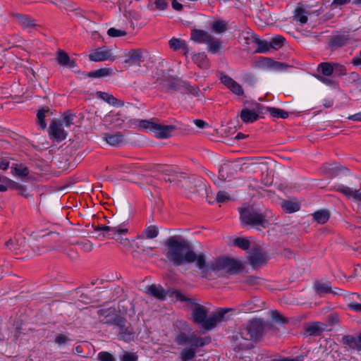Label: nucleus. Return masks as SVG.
<instances>
[{"label":"nucleus","mask_w":361,"mask_h":361,"mask_svg":"<svg viewBox=\"0 0 361 361\" xmlns=\"http://www.w3.org/2000/svg\"><path fill=\"white\" fill-rule=\"evenodd\" d=\"M228 312V309H221L213 312L208 318H206L202 327L207 331L214 329L217 324L224 320V316Z\"/></svg>","instance_id":"11"},{"label":"nucleus","mask_w":361,"mask_h":361,"mask_svg":"<svg viewBox=\"0 0 361 361\" xmlns=\"http://www.w3.org/2000/svg\"><path fill=\"white\" fill-rule=\"evenodd\" d=\"M314 288L318 294L322 295L331 291V285L330 282L317 281L314 283Z\"/></svg>","instance_id":"34"},{"label":"nucleus","mask_w":361,"mask_h":361,"mask_svg":"<svg viewBox=\"0 0 361 361\" xmlns=\"http://www.w3.org/2000/svg\"><path fill=\"white\" fill-rule=\"evenodd\" d=\"M185 85H184L183 90H185L188 93L191 94L195 97L200 96V90L198 87H192L187 81L185 82Z\"/></svg>","instance_id":"50"},{"label":"nucleus","mask_w":361,"mask_h":361,"mask_svg":"<svg viewBox=\"0 0 361 361\" xmlns=\"http://www.w3.org/2000/svg\"><path fill=\"white\" fill-rule=\"evenodd\" d=\"M107 34L111 37H123L127 35L126 32L123 30L111 27L108 30Z\"/></svg>","instance_id":"48"},{"label":"nucleus","mask_w":361,"mask_h":361,"mask_svg":"<svg viewBox=\"0 0 361 361\" xmlns=\"http://www.w3.org/2000/svg\"><path fill=\"white\" fill-rule=\"evenodd\" d=\"M175 129L176 127L174 126H164L156 123L152 133H153L154 136L157 138L166 139L171 137V133Z\"/></svg>","instance_id":"14"},{"label":"nucleus","mask_w":361,"mask_h":361,"mask_svg":"<svg viewBox=\"0 0 361 361\" xmlns=\"http://www.w3.org/2000/svg\"><path fill=\"white\" fill-rule=\"evenodd\" d=\"M211 35L202 30L193 29L191 31L190 39L197 43H207Z\"/></svg>","instance_id":"21"},{"label":"nucleus","mask_w":361,"mask_h":361,"mask_svg":"<svg viewBox=\"0 0 361 361\" xmlns=\"http://www.w3.org/2000/svg\"><path fill=\"white\" fill-rule=\"evenodd\" d=\"M96 95L98 98L114 106H123L124 105V102L123 101L116 99L114 95L109 93L98 91L97 92Z\"/></svg>","instance_id":"22"},{"label":"nucleus","mask_w":361,"mask_h":361,"mask_svg":"<svg viewBox=\"0 0 361 361\" xmlns=\"http://www.w3.org/2000/svg\"><path fill=\"white\" fill-rule=\"evenodd\" d=\"M11 173L19 177H26L29 175V169L23 164H12Z\"/></svg>","instance_id":"31"},{"label":"nucleus","mask_w":361,"mask_h":361,"mask_svg":"<svg viewBox=\"0 0 361 361\" xmlns=\"http://www.w3.org/2000/svg\"><path fill=\"white\" fill-rule=\"evenodd\" d=\"M103 137L111 146H117L122 143L124 140L123 135L121 133H116L115 134L104 133Z\"/></svg>","instance_id":"27"},{"label":"nucleus","mask_w":361,"mask_h":361,"mask_svg":"<svg viewBox=\"0 0 361 361\" xmlns=\"http://www.w3.org/2000/svg\"><path fill=\"white\" fill-rule=\"evenodd\" d=\"M46 113H47V111L40 110L38 111V113L37 114V123L42 128V129H44L47 126V123L44 121Z\"/></svg>","instance_id":"52"},{"label":"nucleus","mask_w":361,"mask_h":361,"mask_svg":"<svg viewBox=\"0 0 361 361\" xmlns=\"http://www.w3.org/2000/svg\"><path fill=\"white\" fill-rule=\"evenodd\" d=\"M324 171L329 173L331 176H336L341 170L340 166L337 164H326L324 166Z\"/></svg>","instance_id":"41"},{"label":"nucleus","mask_w":361,"mask_h":361,"mask_svg":"<svg viewBox=\"0 0 361 361\" xmlns=\"http://www.w3.org/2000/svg\"><path fill=\"white\" fill-rule=\"evenodd\" d=\"M154 5L156 9L159 11H164L168 7V2L166 0H155Z\"/></svg>","instance_id":"56"},{"label":"nucleus","mask_w":361,"mask_h":361,"mask_svg":"<svg viewBox=\"0 0 361 361\" xmlns=\"http://www.w3.org/2000/svg\"><path fill=\"white\" fill-rule=\"evenodd\" d=\"M98 360L99 361H115L113 355L108 352H100L98 354Z\"/></svg>","instance_id":"54"},{"label":"nucleus","mask_w":361,"mask_h":361,"mask_svg":"<svg viewBox=\"0 0 361 361\" xmlns=\"http://www.w3.org/2000/svg\"><path fill=\"white\" fill-rule=\"evenodd\" d=\"M342 340L343 344L347 345L349 348L352 349H356L358 350L359 341H357V338H356L353 336H344Z\"/></svg>","instance_id":"37"},{"label":"nucleus","mask_w":361,"mask_h":361,"mask_svg":"<svg viewBox=\"0 0 361 361\" xmlns=\"http://www.w3.org/2000/svg\"><path fill=\"white\" fill-rule=\"evenodd\" d=\"M175 341L179 345H186L180 352V358L182 361H188L195 357L199 348H202L211 343V337H202L195 333L187 334L180 331L176 336Z\"/></svg>","instance_id":"2"},{"label":"nucleus","mask_w":361,"mask_h":361,"mask_svg":"<svg viewBox=\"0 0 361 361\" xmlns=\"http://www.w3.org/2000/svg\"><path fill=\"white\" fill-rule=\"evenodd\" d=\"M220 80L221 82L228 88L233 93L242 96L244 94L240 85L235 82L233 78L226 74H221Z\"/></svg>","instance_id":"13"},{"label":"nucleus","mask_w":361,"mask_h":361,"mask_svg":"<svg viewBox=\"0 0 361 361\" xmlns=\"http://www.w3.org/2000/svg\"><path fill=\"white\" fill-rule=\"evenodd\" d=\"M147 51L142 49H133L128 51L125 54L124 63L128 66H140L141 63L145 59V55Z\"/></svg>","instance_id":"9"},{"label":"nucleus","mask_w":361,"mask_h":361,"mask_svg":"<svg viewBox=\"0 0 361 361\" xmlns=\"http://www.w3.org/2000/svg\"><path fill=\"white\" fill-rule=\"evenodd\" d=\"M285 38L281 35L273 37L269 42L270 47L277 49L283 45Z\"/></svg>","instance_id":"43"},{"label":"nucleus","mask_w":361,"mask_h":361,"mask_svg":"<svg viewBox=\"0 0 361 361\" xmlns=\"http://www.w3.org/2000/svg\"><path fill=\"white\" fill-rule=\"evenodd\" d=\"M206 44H207V51L214 54H219L222 48L221 42L212 35Z\"/></svg>","instance_id":"26"},{"label":"nucleus","mask_w":361,"mask_h":361,"mask_svg":"<svg viewBox=\"0 0 361 361\" xmlns=\"http://www.w3.org/2000/svg\"><path fill=\"white\" fill-rule=\"evenodd\" d=\"M268 111L274 118H286L288 116V113L281 109L269 107L268 108Z\"/></svg>","instance_id":"40"},{"label":"nucleus","mask_w":361,"mask_h":361,"mask_svg":"<svg viewBox=\"0 0 361 361\" xmlns=\"http://www.w3.org/2000/svg\"><path fill=\"white\" fill-rule=\"evenodd\" d=\"M76 244L81 245L82 248L86 252H90L93 249V244L89 240L77 242Z\"/></svg>","instance_id":"60"},{"label":"nucleus","mask_w":361,"mask_h":361,"mask_svg":"<svg viewBox=\"0 0 361 361\" xmlns=\"http://www.w3.org/2000/svg\"><path fill=\"white\" fill-rule=\"evenodd\" d=\"M350 39L348 35H339L331 38L329 45L332 48H339L348 44Z\"/></svg>","instance_id":"24"},{"label":"nucleus","mask_w":361,"mask_h":361,"mask_svg":"<svg viewBox=\"0 0 361 361\" xmlns=\"http://www.w3.org/2000/svg\"><path fill=\"white\" fill-rule=\"evenodd\" d=\"M301 4L295 8L293 15V19L300 22V24H305L307 22V15H310L305 8L300 6Z\"/></svg>","instance_id":"28"},{"label":"nucleus","mask_w":361,"mask_h":361,"mask_svg":"<svg viewBox=\"0 0 361 361\" xmlns=\"http://www.w3.org/2000/svg\"><path fill=\"white\" fill-rule=\"evenodd\" d=\"M212 28L217 33L224 32L227 30V23L225 21H214L212 24Z\"/></svg>","instance_id":"42"},{"label":"nucleus","mask_w":361,"mask_h":361,"mask_svg":"<svg viewBox=\"0 0 361 361\" xmlns=\"http://www.w3.org/2000/svg\"><path fill=\"white\" fill-rule=\"evenodd\" d=\"M334 73L338 76L344 75L346 74V68L342 64L334 63Z\"/></svg>","instance_id":"53"},{"label":"nucleus","mask_w":361,"mask_h":361,"mask_svg":"<svg viewBox=\"0 0 361 361\" xmlns=\"http://www.w3.org/2000/svg\"><path fill=\"white\" fill-rule=\"evenodd\" d=\"M94 230L95 231H104L105 233H103V237H108V233H110L111 231H118L120 233L126 232V230H116L114 226L109 225H98L97 226H94Z\"/></svg>","instance_id":"38"},{"label":"nucleus","mask_w":361,"mask_h":361,"mask_svg":"<svg viewBox=\"0 0 361 361\" xmlns=\"http://www.w3.org/2000/svg\"><path fill=\"white\" fill-rule=\"evenodd\" d=\"M116 58L112 50L106 47H99L92 50L89 54L90 60L94 62L104 61H114L116 60Z\"/></svg>","instance_id":"10"},{"label":"nucleus","mask_w":361,"mask_h":361,"mask_svg":"<svg viewBox=\"0 0 361 361\" xmlns=\"http://www.w3.org/2000/svg\"><path fill=\"white\" fill-rule=\"evenodd\" d=\"M49 135L57 141H62L66 137V133L60 122L56 121H52L49 126Z\"/></svg>","instance_id":"16"},{"label":"nucleus","mask_w":361,"mask_h":361,"mask_svg":"<svg viewBox=\"0 0 361 361\" xmlns=\"http://www.w3.org/2000/svg\"><path fill=\"white\" fill-rule=\"evenodd\" d=\"M318 70L326 76H330L334 73V63L324 62L319 65Z\"/></svg>","instance_id":"39"},{"label":"nucleus","mask_w":361,"mask_h":361,"mask_svg":"<svg viewBox=\"0 0 361 361\" xmlns=\"http://www.w3.org/2000/svg\"><path fill=\"white\" fill-rule=\"evenodd\" d=\"M313 216L314 220L321 224H325L329 219V213L326 210L317 211Z\"/></svg>","instance_id":"36"},{"label":"nucleus","mask_w":361,"mask_h":361,"mask_svg":"<svg viewBox=\"0 0 361 361\" xmlns=\"http://www.w3.org/2000/svg\"><path fill=\"white\" fill-rule=\"evenodd\" d=\"M8 182H6L7 189L8 188L18 190L22 195H23V192L25 191V188L24 185L16 183L10 178H8Z\"/></svg>","instance_id":"46"},{"label":"nucleus","mask_w":361,"mask_h":361,"mask_svg":"<svg viewBox=\"0 0 361 361\" xmlns=\"http://www.w3.org/2000/svg\"><path fill=\"white\" fill-rule=\"evenodd\" d=\"M274 361H303V357L302 356H297L294 358L291 357H284L279 360H275Z\"/></svg>","instance_id":"64"},{"label":"nucleus","mask_w":361,"mask_h":361,"mask_svg":"<svg viewBox=\"0 0 361 361\" xmlns=\"http://www.w3.org/2000/svg\"><path fill=\"white\" fill-rule=\"evenodd\" d=\"M139 242L137 244V247L141 250L143 252H148L149 250H152L154 247L148 246L147 243V240L142 236L137 237Z\"/></svg>","instance_id":"45"},{"label":"nucleus","mask_w":361,"mask_h":361,"mask_svg":"<svg viewBox=\"0 0 361 361\" xmlns=\"http://www.w3.org/2000/svg\"><path fill=\"white\" fill-rule=\"evenodd\" d=\"M264 303L257 297H252L242 303V310L245 312H257L264 308Z\"/></svg>","instance_id":"15"},{"label":"nucleus","mask_w":361,"mask_h":361,"mask_svg":"<svg viewBox=\"0 0 361 361\" xmlns=\"http://www.w3.org/2000/svg\"><path fill=\"white\" fill-rule=\"evenodd\" d=\"M106 123L119 128H128L130 126V120L123 113L118 111H110L104 118Z\"/></svg>","instance_id":"8"},{"label":"nucleus","mask_w":361,"mask_h":361,"mask_svg":"<svg viewBox=\"0 0 361 361\" xmlns=\"http://www.w3.org/2000/svg\"><path fill=\"white\" fill-rule=\"evenodd\" d=\"M70 339L65 334H59L58 336H56L54 341L58 345H61L65 344Z\"/></svg>","instance_id":"58"},{"label":"nucleus","mask_w":361,"mask_h":361,"mask_svg":"<svg viewBox=\"0 0 361 361\" xmlns=\"http://www.w3.org/2000/svg\"><path fill=\"white\" fill-rule=\"evenodd\" d=\"M200 269L203 277L210 278L212 271L235 274L242 269V265L239 262L228 257L219 258L207 264L204 256V267Z\"/></svg>","instance_id":"3"},{"label":"nucleus","mask_w":361,"mask_h":361,"mask_svg":"<svg viewBox=\"0 0 361 361\" xmlns=\"http://www.w3.org/2000/svg\"><path fill=\"white\" fill-rule=\"evenodd\" d=\"M185 82L186 81L178 78L170 77L164 80V85L168 89L178 91L183 90Z\"/></svg>","instance_id":"19"},{"label":"nucleus","mask_w":361,"mask_h":361,"mask_svg":"<svg viewBox=\"0 0 361 361\" xmlns=\"http://www.w3.org/2000/svg\"><path fill=\"white\" fill-rule=\"evenodd\" d=\"M233 245L244 250H248L250 247V241L246 238H237L233 240Z\"/></svg>","instance_id":"44"},{"label":"nucleus","mask_w":361,"mask_h":361,"mask_svg":"<svg viewBox=\"0 0 361 361\" xmlns=\"http://www.w3.org/2000/svg\"><path fill=\"white\" fill-rule=\"evenodd\" d=\"M113 70L109 68H102L94 71L89 72L87 75L90 78H102L110 75L113 73Z\"/></svg>","instance_id":"35"},{"label":"nucleus","mask_w":361,"mask_h":361,"mask_svg":"<svg viewBox=\"0 0 361 361\" xmlns=\"http://www.w3.org/2000/svg\"><path fill=\"white\" fill-rule=\"evenodd\" d=\"M146 293L155 298L164 300L166 298V293L164 289L160 285L152 284L146 288Z\"/></svg>","instance_id":"20"},{"label":"nucleus","mask_w":361,"mask_h":361,"mask_svg":"<svg viewBox=\"0 0 361 361\" xmlns=\"http://www.w3.org/2000/svg\"><path fill=\"white\" fill-rule=\"evenodd\" d=\"M8 181L7 177L0 176V192H6L7 190L6 182Z\"/></svg>","instance_id":"63"},{"label":"nucleus","mask_w":361,"mask_h":361,"mask_svg":"<svg viewBox=\"0 0 361 361\" xmlns=\"http://www.w3.org/2000/svg\"><path fill=\"white\" fill-rule=\"evenodd\" d=\"M120 336L125 341H130L132 338V331L126 329V331H120Z\"/></svg>","instance_id":"62"},{"label":"nucleus","mask_w":361,"mask_h":361,"mask_svg":"<svg viewBox=\"0 0 361 361\" xmlns=\"http://www.w3.org/2000/svg\"><path fill=\"white\" fill-rule=\"evenodd\" d=\"M270 315L271 319L276 322L286 323L288 322V319L276 310L271 311Z\"/></svg>","instance_id":"47"},{"label":"nucleus","mask_w":361,"mask_h":361,"mask_svg":"<svg viewBox=\"0 0 361 361\" xmlns=\"http://www.w3.org/2000/svg\"><path fill=\"white\" fill-rule=\"evenodd\" d=\"M176 296L180 301L188 302L193 305L191 314L192 320L194 323L202 326L209 313L208 308L195 302L193 299L188 298L179 292L176 293Z\"/></svg>","instance_id":"5"},{"label":"nucleus","mask_w":361,"mask_h":361,"mask_svg":"<svg viewBox=\"0 0 361 361\" xmlns=\"http://www.w3.org/2000/svg\"><path fill=\"white\" fill-rule=\"evenodd\" d=\"M240 219L243 224L252 226H261L265 228L268 224L266 216L251 206L245 205L238 209Z\"/></svg>","instance_id":"4"},{"label":"nucleus","mask_w":361,"mask_h":361,"mask_svg":"<svg viewBox=\"0 0 361 361\" xmlns=\"http://www.w3.org/2000/svg\"><path fill=\"white\" fill-rule=\"evenodd\" d=\"M116 230H126L124 233H120L118 231H111L110 233H108V238L111 239H114L118 241L119 243L123 245L124 247H130V241L128 238H124L123 235L126 234L128 232V229L127 228H121L119 226H114Z\"/></svg>","instance_id":"17"},{"label":"nucleus","mask_w":361,"mask_h":361,"mask_svg":"<svg viewBox=\"0 0 361 361\" xmlns=\"http://www.w3.org/2000/svg\"><path fill=\"white\" fill-rule=\"evenodd\" d=\"M326 324L322 322H315L305 325V330L309 336H319L326 329Z\"/></svg>","instance_id":"18"},{"label":"nucleus","mask_w":361,"mask_h":361,"mask_svg":"<svg viewBox=\"0 0 361 361\" xmlns=\"http://www.w3.org/2000/svg\"><path fill=\"white\" fill-rule=\"evenodd\" d=\"M247 35H250L252 42L257 44V48L256 49V52L257 53H266L268 51L271 47L270 44L266 40L259 39L257 35L253 33L247 32Z\"/></svg>","instance_id":"25"},{"label":"nucleus","mask_w":361,"mask_h":361,"mask_svg":"<svg viewBox=\"0 0 361 361\" xmlns=\"http://www.w3.org/2000/svg\"><path fill=\"white\" fill-rule=\"evenodd\" d=\"M155 124H156V123L152 121L144 120L140 122L141 127H142L145 129H148L151 132L152 131V130L154 128V126Z\"/></svg>","instance_id":"61"},{"label":"nucleus","mask_w":361,"mask_h":361,"mask_svg":"<svg viewBox=\"0 0 361 361\" xmlns=\"http://www.w3.org/2000/svg\"><path fill=\"white\" fill-rule=\"evenodd\" d=\"M250 264L253 268H258L267 264L269 259V254L260 247L252 248L247 257Z\"/></svg>","instance_id":"6"},{"label":"nucleus","mask_w":361,"mask_h":361,"mask_svg":"<svg viewBox=\"0 0 361 361\" xmlns=\"http://www.w3.org/2000/svg\"><path fill=\"white\" fill-rule=\"evenodd\" d=\"M230 200V197L225 191H219L216 197L217 202L222 203Z\"/></svg>","instance_id":"55"},{"label":"nucleus","mask_w":361,"mask_h":361,"mask_svg":"<svg viewBox=\"0 0 361 361\" xmlns=\"http://www.w3.org/2000/svg\"><path fill=\"white\" fill-rule=\"evenodd\" d=\"M13 17L16 20V23L24 30L31 31L39 26L37 24V20L28 15L14 13L13 14Z\"/></svg>","instance_id":"12"},{"label":"nucleus","mask_w":361,"mask_h":361,"mask_svg":"<svg viewBox=\"0 0 361 361\" xmlns=\"http://www.w3.org/2000/svg\"><path fill=\"white\" fill-rule=\"evenodd\" d=\"M56 61L58 63L63 66H68V67H74L75 63L73 61H71L70 59V57L63 50H59L56 54Z\"/></svg>","instance_id":"29"},{"label":"nucleus","mask_w":361,"mask_h":361,"mask_svg":"<svg viewBox=\"0 0 361 361\" xmlns=\"http://www.w3.org/2000/svg\"><path fill=\"white\" fill-rule=\"evenodd\" d=\"M144 233H145L146 238L148 239H152V238H156L159 233L158 230L154 226H150L147 227L145 230Z\"/></svg>","instance_id":"51"},{"label":"nucleus","mask_w":361,"mask_h":361,"mask_svg":"<svg viewBox=\"0 0 361 361\" xmlns=\"http://www.w3.org/2000/svg\"><path fill=\"white\" fill-rule=\"evenodd\" d=\"M137 356L134 353L125 352L121 357V361H137Z\"/></svg>","instance_id":"59"},{"label":"nucleus","mask_w":361,"mask_h":361,"mask_svg":"<svg viewBox=\"0 0 361 361\" xmlns=\"http://www.w3.org/2000/svg\"><path fill=\"white\" fill-rule=\"evenodd\" d=\"M192 60L200 68L207 69L210 66L209 61L204 52L193 54Z\"/></svg>","instance_id":"23"},{"label":"nucleus","mask_w":361,"mask_h":361,"mask_svg":"<svg viewBox=\"0 0 361 361\" xmlns=\"http://www.w3.org/2000/svg\"><path fill=\"white\" fill-rule=\"evenodd\" d=\"M165 256L175 267L195 262L198 269L204 267V255L195 253L190 242L180 235L169 237L165 242Z\"/></svg>","instance_id":"1"},{"label":"nucleus","mask_w":361,"mask_h":361,"mask_svg":"<svg viewBox=\"0 0 361 361\" xmlns=\"http://www.w3.org/2000/svg\"><path fill=\"white\" fill-rule=\"evenodd\" d=\"M184 43V41H182L177 38H172L169 42L170 48L175 51L181 49Z\"/></svg>","instance_id":"49"},{"label":"nucleus","mask_w":361,"mask_h":361,"mask_svg":"<svg viewBox=\"0 0 361 361\" xmlns=\"http://www.w3.org/2000/svg\"><path fill=\"white\" fill-rule=\"evenodd\" d=\"M74 117L75 115L70 112H66L64 114L63 121L66 126H70L71 125L73 124Z\"/></svg>","instance_id":"57"},{"label":"nucleus","mask_w":361,"mask_h":361,"mask_svg":"<svg viewBox=\"0 0 361 361\" xmlns=\"http://www.w3.org/2000/svg\"><path fill=\"white\" fill-rule=\"evenodd\" d=\"M236 340L238 341V343L235 347V350H248L253 347L252 343L250 341L251 340H247L245 335L241 334L240 338L236 336Z\"/></svg>","instance_id":"30"},{"label":"nucleus","mask_w":361,"mask_h":361,"mask_svg":"<svg viewBox=\"0 0 361 361\" xmlns=\"http://www.w3.org/2000/svg\"><path fill=\"white\" fill-rule=\"evenodd\" d=\"M281 206L284 211L288 213L295 212L300 209V204L298 202L290 200H283Z\"/></svg>","instance_id":"33"},{"label":"nucleus","mask_w":361,"mask_h":361,"mask_svg":"<svg viewBox=\"0 0 361 361\" xmlns=\"http://www.w3.org/2000/svg\"><path fill=\"white\" fill-rule=\"evenodd\" d=\"M240 118L245 123H252L258 119L259 115L255 111L245 109L240 112Z\"/></svg>","instance_id":"32"},{"label":"nucleus","mask_w":361,"mask_h":361,"mask_svg":"<svg viewBox=\"0 0 361 361\" xmlns=\"http://www.w3.org/2000/svg\"><path fill=\"white\" fill-rule=\"evenodd\" d=\"M263 331L262 320L255 319L247 324L246 328L242 331V334L247 336V340H256L262 335Z\"/></svg>","instance_id":"7"}]
</instances>
